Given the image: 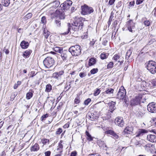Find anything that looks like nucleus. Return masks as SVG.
Returning <instances> with one entry per match:
<instances>
[{
    "label": "nucleus",
    "instance_id": "obj_61",
    "mask_svg": "<svg viewBox=\"0 0 156 156\" xmlns=\"http://www.w3.org/2000/svg\"><path fill=\"white\" fill-rule=\"evenodd\" d=\"M95 41H94V39H92V40L90 41V45L93 46L95 44Z\"/></svg>",
    "mask_w": 156,
    "mask_h": 156
},
{
    "label": "nucleus",
    "instance_id": "obj_35",
    "mask_svg": "<svg viewBox=\"0 0 156 156\" xmlns=\"http://www.w3.org/2000/svg\"><path fill=\"white\" fill-rule=\"evenodd\" d=\"M152 146V145L151 144H147L145 145L144 146V147L145 148L146 150H149L151 147Z\"/></svg>",
    "mask_w": 156,
    "mask_h": 156
},
{
    "label": "nucleus",
    "instance_id": "obj_30",
    "mask_svg": "<svg viewBox=\"0 0 156 156\" xmlns=\"http://www.w3.org/2000/svg\"><path fill=\"white\" fill-rule=\"evenodd\" d=\"M32 16V14L31 13H29L24 16V18L25 20H27L31 18Z\"/></svg>",
    "mask_w": 156,
    "mask_h": 156
},
{
    "label": "nucleus",
    "instance_id": "obj_50",
    "mask_svg": "<svg viewBox=\"0 0 156 156\" xmlns=\"http://www.w3.org/2000/svg\"><path fill=\"white\" fill-rule=\"evenodd\" d=\"M115 132L112 130H108L106 131L107 134H110L112 135Z\"/></svg>",
    "mask_w": 156,
    "mask_h": 156
},
{
    "label": "nucleus",
    "instance_id": "obj_36",
    "mask_svg": "<svg viewBox=\"0 0 156 156\" xmlns=\"http://www.w3.org/2000/svg\"><path fill=\"white\" fill-rule=\"evenodd\" d=\"M55 51L58 52L60 54H61L62 52H63V49L61 48H56Z\"/></svg>",
    "mask_w": 156,
    "mask_h": 156
},
{
    "label": "nucleus",
    "instance_id": "obj_7",
    "mask_svg": "<svg viewBox=\"0 0 156 156\" xmlns=\"http://www.w3.org/2000/svg\"><path fill=\"white\" fill-rule=\"evenodd\" d=\"M72 4V2L71 1L66 0L60 5V8L62 10H67L69 8Z\"/></svg>",
    "mask_w": 156,
    "mask_h": 156
},
{
    "label": "nucleus",
    "instance_id": "obj_20",
    "mask_svg": "<svg viewBox=\"0 0 156 156\" xmlns=\"http://www.w3.org/2000/svg\"><path fill=\"white\" fill-rule=\"evenodd\" d=\"M146 18H143L142 19V21L143 22L144 25L146 26H149L150 25V22L149 20H146Z\"/></svg>",
    "mask_w": 156,
    "mask_h": 156
},
{
    "label": "nucleus",
    "instance_id": "obj_51",
    "mask_svg": "<svg viewBox=\"0 0 156 156\" xmlns=\"http://www.w3.org/2000/svg\"><path fill=\"white\" fill-rule=\"evenodd\" d=\"M79 75L81 77L83 78L86 76V74L85 73L81 72L80 73Z\"/></svg>",
    "mask_w": 156,
    "mask_h": 156
},
{
    "label": "nucleus",
    "instance_id": "obj_57",
    "mask_svg": "<svg viewBox=\"0 0 156 156\" xmlns=\"http://www.w3.org/2000/svg\"><path fill=\"white\" fill-rule=\"evenodd\" d=\"M77 154L76 152L74 151L72 152L70 154V156H76Z\"/></svg>",
    "mask_w": 156,
    "mask_h": 156
},
{
    "label": "nucleus",
    "instance_id": "obj_32",
    "mask_svg": "<svg viewBox=\"0 0 156 156\" xmlns=\"http://www.w3.org/2000/svg\"><path fill=\"white\" fill-rule=\"evenodd\" d=\"M53 7L55 8H56L60 5V2L58 1H55L53 2Z\"/></svg>",
    "mask_w": 156,
    "mask_h": 156
},
{
    "label": "nucleus",
    "instance_id": "obj_31",
    "mask_svg": "<svg viewBox=\"0 0 156 156\" xmlns=\"http://www.w3.org/2000/svg\"><path fill=\"white\" fill-rule=\"evenodd\" d=\"M63 148V145L61 144V141L59 143L58 146V148H57V150H59L60 152L62 151V148Z\"/></svg>",
    "mask_w": 156,
    "mask_h": 156
},
{
    "label": "nucleus",
    "instance_id": "obj_41",
    "mask_svg": "<svg viewBox=\"0 0 156 156\" xmlns=\"http://www.w3.org/2000/svg\"><path fill=\"white\" fill-rule=\"evenodd\" d=\"M41 22L42 23L45 24L46 22V17L44 16H43L41 19Z\"/></svg>",
    "mask_w": 156,
    "mask_h": 156
},
{
    "label": "nucleus",
    "instance_id": "obj_59",
    "mask_svg": "<svg viewBox=\"0 0 156 156\" xmlns=\"http://www.w3.org/2000/svg\"><path fill=\"white\" fill-rule=\"evenodd\" d=\"M35 75L34 71H31L30 73V77H33Z\"/></svg>",
    "mask_w": 156,
    "mask_h": 156
},
{
    "label": "nucleus",
    "instance_id": "obj_47",
    "mask_svg": "<svg viewBox=\"0 0 156 156\" xmlns=\"http://www.w3.org/2000/svg\"><path fill=\"white\" fill-rule=\"evenodd\" d=\"M55 23L57 26L60 27L61 26V22L60 20H55Z\"/></svg>",
    "mask_w": 156,
    "mask_h": 156
},
{
    "label": "nucleus",
    "instance_id": "obj_42",
    "mask_svg": "<svg viewBox=\"0 0 156 156\" xmlns=\"http://www.w3.org/2000/svg\"><path fill=\"white\" fill-rule=\"evenodd\" d=\"M119 56L117 54L115 55L113 57V59L116 61L119 58Z\"/></svg>",
    "mask_w": 156,
    "mask_h": 156
},
{
    "label": "nucleus",
    "instance_id": "obj_56",
    "mask_svg": "<svg viewBox=\"0 0 156 156\" xmlns=\"http://www.w3.org/2000/svg\"><path fill=\"white\" fill-rule=\"evenodd\" d=\"M144 1V0H137L136 1V4L139 5L142 3Z\"/></svg>",
    "mask_w": 156,
    "mask_h": 156
},
{
    "label": "nucleus",
    "instance_id": "obj_14",
    "mask_svg": "<svg viewBox=\"0 0 156 156\" xmlns=\"http://www.w3.org/2000/svg\"><path fill=\"white\" fill-rule=\"evenodd\" d=\"M108 105L109 107V111L111 112H112L116 108L115 106V102L113 101H112L108 103Z\"/></svg>",
    "mask_w": 156,
    "mask_h": 156
},
{
    "label": "nucleus",
    "instance_id": "obj_15",
    "mask_svg": "<svg viewBox=\"0 0 156 156\" xmlns=\"http://www.w3.org/2000/svg\"><path fill=\"white\" fill-rule=\"evenodd\" d=\"M147 140L151 142H156V136L155 135L150 134L147 137Z\"/></svg>",
    "mask_w": 156,
    "mask_h": 156
},
{
    "label": "nucleus",
    "instance_id": "obj_52",
    "mask_svg": "<svg viewBox=\"0 0 156 156\" xmlns=\"http://www.w3.org/2000/svg\"><path fill=\"white\" fill-rule=\"evenodd\" d=\"M152 123L156 126V118H153L152 120L151 121Z\"/></svg>",
    "mask_w": 156,
    "mask_h": 156
},
{
    "label": "nucleus",
    "instance_id": "obj_44",
    "mask_svg": "<svg viewBox=\"0 0 156 156\" xmlns=\"http://www.w3.org/2000/svg\"><path fill=\"white\" fill-rule=\"evenodd\" d=\"M93 114V115H92V114H91V115H88L90 119L92 120H94L96 119V116H94V114Z\"/></svg>",
    "mask_w": 156,
    "mask_h": 156
},
{
    "label": "nucleus",
    "instance_id": "obj_11",
    "mask_svg": "<svg viewBox=\"0 0 156 156\" xmlns=\"http://www.w3.org/2000/svg\"><path fill=\"white\" fill-rule=\"evenodd\" d=\"M133 127L131 126H126L124 129L123 132V134L126 136H127L129 134H131L133 132Z\"/></svg>",
    "mask_w": 156,
    "mask_h": 156
},
{
    "label": "nucleus",
    "instance_id": "obj_39",
    "mask_svg": "<svg viewBox=\"0 0 156 156\" xmlns=\"http://www.w3.org/2000/svg\"><path fill=\"white\" fill-rule=\"evenodd\" d=\"M91 101V99L90 98H88L85 101L84 103V104L85 105H88Z\"/></svg>",
    "mask_w": 156,
    "mask_h": 156
},
{
    "label": "nucleus",
    "instance_id": "obj_55",
    "mask_svg": "<svg viewBox=\"0 0 156 156\" xmlns=\"http://www.w3.org/2000/svg\"><path fill=\"white\" fill-rule=\"evenodd\" d=\"M113 136V137L114 139H117L119 138V136L115 133L114 132L112 135Z\"/></svg>",
    "mask_w": 156,
    "mask_h": 156
},
{
    "label": "nucleus",
    "instance_id": "obj_16",
    "mask_svg": "<svg viewBox=\"0 0 156 156\" xmlns=\"http://www.w3.org/2000/svg\"><path fill=\"white\" fill-rule=\"evenodd\" d=\"M40 147L39 145L36 143L31 147L30 150L31 151H38Z\"/></svg>",
    "mask_w": 156,
    "mask_h": 156
},
{
    "label": "nucleus",
    "instance_id": "obj_5",
    "mask_svg": "<svg viewBox=\"0 0 156 156\" xmlns=\"http://www.w3.org/2000/svg\"><path fill=\"white\" fill-rule=\"evenodd\" d=\"M82 14L83 15H88L94 12V9L92 7H89L86 5H84L81 7Z\"/></svg>",
    "mask_w": 156,
    "mask_h": 156
},
{
    "label": "nucleus",
    "instance_id": "obj_27",
    "mask_svg": "<svg viewBox=\"0 0 156 156\" xmlns=\"http://www.w3.org/2000/svg\"><path fill=\"white\" fill-rule=\"evenodd\" d=\"M108 55V54L107 53L103 52L100 55L101 58L102 59H104L106 58Z\"/></svg>",
    "mask_w": 156,
    "mask_h": 156
},
{
    "label": "nucleus",
    "instance_id": "obj_18",
    "mask_svg": "<svg viewBox=\"0 0 156 156\" xmlns=\"http://www.w3.org/2000/svg\"><path fill=\"white\" fill-rule=\"evenodd\" d=\"M29 45V43L28 42L23 41L20 44V46L21 48L23 49L27 48Z\"/></svg>",
    "mask_w": 156,
    "mask_h": 156
},
{
    "label": "nucleus",
    "instance_id": "obj_6",
    "mask_svg": "<svg viewBox=\"0 0 156 156\" xmlns=\"http://www.w3.org/2000/svg\"><path fill=\"white\" fill-rule=\"evenodd\" d=\"M141 98V95H138L132 98L130 101L131 105L134 106L140 105Z\"/></svg>",
    "mask_w": 156,
    "mask_h": 156
},
{
    "label": "nucleus",
    "instance_id": "obj_24",
    "mask_svg": "<svg viewBox=\"0 0 156 156\" xmlns=\"http://www.w3.org/2000/svg\"><path fill=\"white\" fill-rule=\"evenodd\" d=\"M2 3L4 6L7 7L9 6L10 3V0H2Z\"/></svg>",
    "mask_w": 156,
    "mask_h": 156
},
{
    "label": "nucleus",
    "instance_id": "obj_34",
    "mask_svg": "<svg viewBox=\"0 0 156 156\" xmlns=\"http://www.w3.org/2000/svg\"><path fill=\"white\" fill-rule=\"evenodd\" d=\"M48 116V114H46L45 115H43L41 117V121L42 122L44 121L46 119V118Z\"/></svg>",
    "mask_w": 156,
    "mask_h": 156
},
{
    "label": "nucleus",
    "instance_id": "obj_10",
    "mask_svg": "<svg viewBox=\"0 0 156 156\" xmlns=\"http://www.w3.org/2000/svg\"><path fill=\"white\" fill-rule=\"evenodd\" d=\"M126 94L125 89L123 87H121L117 94V98L119 99H123L125 97Z\"/></svg>",
    "mask_w": 156,
    "mask_h": 156
},
{
    "label": "nucleus",
    "instance_id": "obj_64",
    "mask_svg": "<svg viewBox=\"0 0 156 156\" xmlns=\"http://www.w3.org/2000/svg\"><path fill=\"white\" fill-rule=\"evenodd\" d=\"M134 4V2H129V5L130 6H133Z\"/></svg>",
    "mask_w": 156,
    "mask_h": 156
},
{
    "label": "nucleus",
    "instance_id": "obj_23",
    "mask_svg": "<svg viewBox=\"0 0 156 156\" xmlns=\"http://www.w3.org/2000/svg\"><path fill=\"white\" fill-rule=\"evenodd\" d=\"M132 52V49L130 48L127 51L126 56V59H128Z\"/></svg>",
    "mask_w": 156,
    "mask_h": 156
},
{
    "label": "nucleus",
    "instance_id": "obj_22",
    "mask_svg": "<svg viewBox=\"0 0 156 156\" xmlns=\"http://www.w3.org/2000/svg\"><path fill=\"white\" fill-rule=\"evenodd\" d=\"M96 63L95 59L94 58H91L89 60L88 65L89 66H91Z\"/></svg>",
    "mask_w": 156,
    "mask_h": 156
},
{
    "label": "nucleus",
    "instance_id": "obj_19",
    "mask_svg": "<svg viewBox=\"0 0 156 156\" xmlns=\"http://www.w3.org/2000/svg\"><path fill=\"white\" fill-rule=\"evenodd\" d=\"M31 51L30 50H27L24 52L23 56L24 58H27L29 57L31 53Z\"/></svg>",
    "mask_w": 156,
    "mask_h": 156
},
{
    "label": "nucleus",
    "instance_id": "obj_28",
    "mask_svg": "<svg viewBox=\"0 0 156 156\" xmlns=\"http://www.w3.org/2000/svg\"><path fill=\"white\" fill-rule=\"evenodd\" d=\"M52 90L51 86L50 84H48L46 87L45 91L47 92H49L51 91Z\"/></svg>",
    "mask_w": 156,
    "mask_h": 156
},
{
    "label": "nucleus",
    "instance_id": "obj_13",
    "mask_svg": "<svg viewBox=\"0 0 156 156\" xmlns=\"http://www.w3.org/2000/svg\"><path fill=\"white\" fill-rule=\"evenodd\" d=\"M70 53L67 51H64L61 55V56L64 61L67 60L70 57Z\"/></svg>",
    "mask_w": 156,
    "mask_h": 156
},
{
    "label": "nucleus",
    "instance_id": "obj_38",
    "mask_svg": "<svg viewBox=\"0 0 156 156\" xmlns=\"http://www.w3.org/2000/svg\"><path fill=\"white\" fill-rule=\"evenodd\" d=\"M98 71V68H94L92 69L90 71V73L92 74H94L96 73Z\"/></svg>",
    "mask_w": 156,
    "mask_h": 156
},
{
    "label": "nucleus",
    "instance_id": "obj_53",
    "mask_svg": "<svg viewBox=\"0 0 156 156\" xmlns=\"http://www.w3.org/2000/svg\"><path fill=\"white\" fill-rule=\"evenodd\" d=\"M152 83L153 86H156V78L152 80Z\"/></svg>",
    "mask_w": 156,
    "mask_h": 156
},
{
    "label": "nucleus",
    "instance_id": "obj_60",
    "mask_svg": "<svg viewBox=\"0 0 156 156\" xmlns=\"http://www.w3.org/2000/svg\"><path fill=\"white\" fill-rule=\"evenodd\" d=\"M115 1V0H110L109 1V4L110 5H112L114 3Z\"/></svg>",
    "mask_w": 156,
    "mask_h": 156
},
{
    "label": "nucleus",
    "instance_id": "obj_3",
    "mask_svg": "<svg viewBox=\"0 0 156 156\" xmlns=\"http://www.w3.org/2000/svg\"><path fill=\"white\" fill-rule=\"evenodd\" d=\"M147 69L152 74L156 73V62L152 61L148 62L147 66Z\"/></svg>",
    "mask_w": 156,
    "mask_h": 156
},
{
    "label": "nucleus",
    "instance_id": "obj_43",
    "mask_svg": "<svg viewBox=\"0 0 156 156\" xmlns=\"http://www.w3.org/2000/svg\"><path fill=\"white\" fill-rule=\"evenodd\" d=\"M52 77L56 79H58L59 77L58 76V73L55 72L53 74Z\"/></svg>",
    "mask_w": 156,
    "mask_h": 156
},
{
    "label": "nucleus",
    "instance_id": "obj_29",
    "mask_svg": "<svg viewBox=\"0 0 156 156\" xmlns=\"http://www.w3.org/2000/svg\"><path fill=\"white\" fill-rule=\"evenodd\" d=\"M144 115V113L143 112H142L140 111H139L136 114V115L139 118H141Z\"/></svg>",
    "mask_w": 156,
    "mask_h": 156
},
{
    "label": "nucleus",
    "instance_id": "obj_48",
    "mask_svg": "<svg viewBox=\"0 0 156 156\" xmlns=\"http://www.w3.org/2000/svg\"><path fill=\"white\" fill-rule=\"evenodd\" d=\"M62 131V128H58L57 131L56 132V134H60Z\"/></svg>",
    "mask_w": 156,
    "mask_h": 156
},
{
    "label": "nucleus",
    "instance_id": "obj_17",
    "mask_svg": "<svg viewBox=\"0 0 156 156\" xmlns=\"http://www.w3.org/2000/svg\"><path fill=\"white\" fill-rule=\"evenodd\" d=\"M98 144L101 148H103V149L107 150V147L106 145L103 141L99 140L98 142Z\"/></svg>",
    "mask_w": 156,
    "mask_h": 156
},
{
    "label": "nucleus",
    "instance_id": "obj_2",
    "mask_svg": "<svg viewBox=\"0 0 156 156\" xmlns=\"http://www.w3.org/2000/svg\"><path fill=\"white\" fill-rule=\"evenodd\" d=\"M69 51L73 56H78L81 53V47L78 45L71 47L69 48Z\"/></svg>",
    "mask_w": 156,
    "mask_h": 156
},
{
    "label": "nucleus",
    "instance_id": "obj_12",
    "mask_svg": "<svg viewBox=\"0 0 156 156\" xmlns=\"http://www.w3.org/2000/svg\"><path fill=\"white\" fill-rule=\"evenodd\" d=\"M115 123L120 127H122L124 125V122L122 118L118 117L115 119Z\"/></svg>",
    "mask_w": 156,
    "mask_h": 156
},
{
    "label": "nucleus",
    "instance_id": "obj_40",
    "mask_svg": "<svg viewBox=\"0 0 156 156\" xmlns=\"http://www.w3.org/2000/svg\"><path fill=\"white\" fill-rule=\"evenodd\" d=\"M100 90L99 89H97V90L95 91L94 93V95L95 96L98 95L100 93Z\"/></svg>",
    "mask_w": 156,
    "mask_h": 156
},
{
    "label": "nucleus",
    "instance_id": "obj_25",
    "mask_svg": "<svg viewBox=\"0 0 156 156\" xmlns=\"http://www.w3.org/2000/svg\"><path fill=\"white\" fill-rule=\"evenodd\" d=\"M85 133L87 136V140L89 141H92L93 140V138L91 136L89 132L87 131H86Z\"/></svg>",
    "mask_w": 156,
    "mask_h": 156
},
{
    "label": "nucleus",
    "instance_id": "obj_8",
    "mask_svg": "<svg viewBox=\"0 0 156 156\" xmlns=\"http://www.w3.org/2000/svg\"><path fill=\"white\" fill-rule=\"evenodd\" d=\"M147 109L151 113L156 112V104L154 102L150 103L147 106Z\"/></svg>",
    "mask_w": 156,
    "mask_h": 156
},
{
    "label": "nucleus",
    "instance_id": "obj_37",
    "mask_svg": "<svg viewBox=\"0 0 156 156\" xmlns=\"http://www.w3.org/2000/svg\"><path fill=\"white\" fill-rule=\"evenodd\" d=\"M114 91L113 89H112V88H109L107 90H106L105 91V92L106 93L108 94H110L111 93H113Z\"/></svg>",
    "mask_w": 156,
    "mask_h": 156
},
{
    "label": "nucleus",
    "instance_id": "obj_54",
    "mask_svg": "<svg viewBox=\"0 0 156 156\" xmlns=\"http://www.w3.org/2000/svg\"><path fill=\"white\" fill-rule=\"evenodd\" d=\"M51 153V152L50 151H48L45 152L44 153L45 156H50Z\"/></svg>",
    "mask_w": 156,
    "mask_h": 156
},
{
    "label": "nucleus",
    "instance_id": "obj_49",
    "mask_svg": "<svg viewBox=\"0 0 156 156\" xmlns=\"http://www.w3.org/2000/svg\"><path fill=\"white\" fill-rule=\"evenodd\" d=\"M113 65V62H110L107 65V67L108 68H111L112 67Z\"/></svg>",
    "mask_w": 156,
    "mask_h": 156
},
{
    "label": "nucleus",
    "instance_id": "obj_63",
    "mask_svg": "<svg viewBox=\"0 0 156 156\" xmlns=\"http://www.w3.org/2000/svg\"><path fill=\"white\" fill-rule=\"evenodd\" d=\"M71 87V84H69V85H67L65 87V89H66L68 88L67 90H68Z\"/></svg>",
    "mask_w": 156,
    "mask_h": 156
},
{
    "label": "nucleus",
    "instance_id": "obj_62",
    "mask_svg": "<svg viewBox=\"0 0 156 156\" xmlns=\"http://www.w3.org/2000/svg\"><path fill=\"white\" fill-rule=\"evenodd\" d=\"M44 35L45 38H47L49 34L48 33H46L45 32H44Z\"/></svg>",
    "mask_w": 156,
    "mask_h": 156
},
{
    "label": "nucleus",
    "instance_id": "obj_26",
    "mask_svg": "<svg viewBox=\"0 0 156 156\" xmlns=\"http://www.w3.org/2000/svg\"><path fill=\"white\" fill-rule=\"evenodd\" d=\"M60 12H59V10H57L55 13H53L51 14V18H53L58 16V15L60 14Z\"/></svg>",
    "mask_w": 156,
    "mask_h": 156
},
{
    "label": "nucleus",
    "instance_id": "obj_46",
    "mask_svg": "<svg viewBox=\"0 0 156 156\" xmlns=\"http://www.w3.org/2000/svg\"><path fill=\"white\" fill-rule=\"evenodd\" d=\"M49 140L47 139H42L41 140V142L43 144H45L49 142Z\"/></svg>",
    "mask_w": 156,
    "mask_h": 156
},
{
    "label": "nucleus",
    "instance_id": "obj_45",
    "mask_svg": "<svg viewBox=\"0 0 156 156\" xmlns=\"http://www.w3.org/2000/svg\"><path fill=\"white\" fill-rule=\"evenodd\" d=\"M80 98L78 97L76 98L74 100V103L75 104H78L80 103Z\"/></svg>",
    "mask_w": 156,
    "mask_h": 156
},
{
    "label": "nucleus",
    "instance_id": "obj_4",
    "mask_svg": "<svg viewBox=\"0 0 156 156\" xmlns=\"http://www.w3.org/2000/svg\"><path fill=\"white\" fill-rule=\"evenodd\" d=\"M43 62L45 67L49 68L53 65L55 62L53 58L51 57H48L44 60Z\"/></svg>",
    "mask_w": 156,
    "mask_h": 156
},
{
    "label": "nucleus",
    "instance_id": "obj_1",
    "mask_svg": "<svg viewBox=\"0 0 156 156\" xmlns=\"http://www.w3.org/2000/svg\"><path fill=\"white\" fill-rule=\"evenodd\" d=\"M83 18H80L74 21L71 24L68 23V28L67 29V31L63 33V34L64 35L68 34L69 33L71 27L72 29L75 31L81 30L83 28Z\"/></svg>",
    "mask_w": 156,
    "mask_h": 156
},
{
    "label": "nucleus",
    "instance_id": "obj_58",
    "mask_svg": "<svg viewBox=\"0 0 156 156\" xmlns=\"http://www.w3.org/2000/svg\"><path fill=\"white\" fill-rule=\"evenodd\" d=\"M58 73V75L59 77H60L64 73V72L63 71H60L58 72H57Z\"/></svg>",
    "mask_w": 156,
    "mask_h": 156
},
{
    "label": "nucleus",
    "instance_id": "obj_21",
    "mask_svg": "<svg viewBox=\"0 0 156 156\" xmlns=\"http://www.w3.org/2000/svg\"><path fill=\"white\" fill-rule=\"evenodd\" d=\"M146 133V130L145 129H141L139 130L137 132L136 135V137H139L140 135H142L143 134Z\"/></svg>",
    "mask_w": 156,
    "mask_h": 156
},
{
    "label": "nucleus",
    "instance_id": "obj_33",
    "mask_svg": "<svg viewBox=\"0 0 156 156\" xmlns=\"http://www.w3.org/2000/svg\"><path fill=\"white\" fill-rule=\"evenodd\" d=\"M33 96V93L29 92L27 94L26 98L27 99H29L31 98Z\"/></svg>",
    "mask_w": 156,
    "mask_h": 156
},
{
    "label": "nucleus",
    "instance_id": "obj_9",
    "mask_svg": "<svg viewBox=\"0 0 156 156\" xmlns=\"http://www.w3.org/2000/svg\"><path fill=\"white\" fill-rule=\"evenodd\" d=\"M127 28L129 31L133 33L135 32V23L132 20H129L127 23Z\"/></svg>",
    "mask_w": 156,
    "mask_h": 156
}]
</instances>
